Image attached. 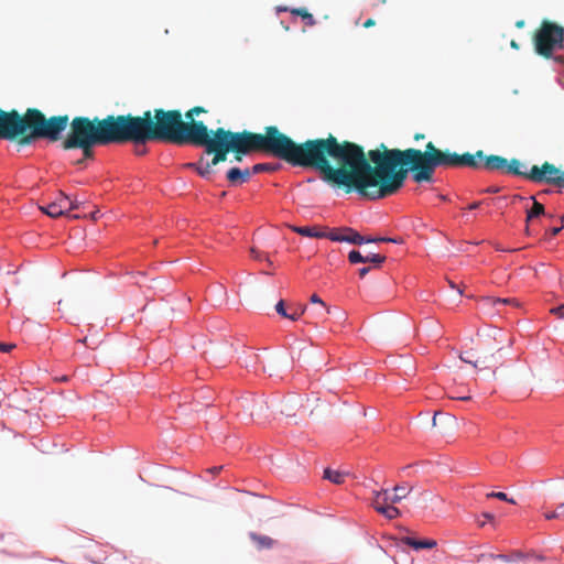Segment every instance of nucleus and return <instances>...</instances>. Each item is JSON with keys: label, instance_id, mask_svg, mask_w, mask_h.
<instances>
[{"label": "nucleus", "instance_id": "nucleus-1", "mask_svg": "<svg viewBox=\"0 0 564 564\" xmlns=\"http://www.w3.org/2000/svg\"><path fill=\"white\" fill-rule=\"evenodd\" d=\"M282 160L293 166L312 167L327 184L356 191L371 200L383 198L387 147L369 150L350 142L339 141L329 133L326 138L296 143L281 132Z\"/></svg>", "mask_w": 564, "mask_h": 564}, {"label": "nucleus", "instance_id": "nucleus-2", "mask_svg": "<svg viewBox=\"0 0 564 564\" xmlns=\"http://www.w3.org/2000/svg\"><path fill=\"white\" fill-rule=\"evenodd\" d=\"M482 156V150H478L475 154H458L448 149L441 150L433 142L426 143L424 151L414 148L405 150L387 148L383 198L394 195L403 187L409 172L412 173V178L416 183L432 182L437 167L480 169V161L477 158Z\"/></svg>", "mask_w": 564, "mask_h": 564}, {"label": "nucleus", "instance_id": "nucleus-3", "mask_svg": "<svg viewBox=\"0 0 564 564\" xmlns=\"http://www.w3.org/2000/svg\"><path fill=\"white\" fill-rule=\"evenodd\" d=\"M67 126L69 132L62 142L63 149H82L84 159L93 158L95 145H143L142 116L109 115L102 119L79 116L68 120Z\"/></svg>", "mask_w": 564, "mask_h": 564}, {"label": "nucleus", "instance_id": "nucleus-4", "mask_svg": "<svg viewBox=\"0 0 564 564\" xmlns=\"http://www.w3.org/2000/svg\"><path fill=\"white\" fill-rule=\"evenodd\" d=\"M68 116L45 115L36 108H28L24 113L12 109H0V139L15 141L20 147L32 144L40 139L58 141L67 128Z\"/></svg>", "mask_w": 564, "mask_h": 564}, {"label": "nucleus", "instance_id": "nucleus-5", "mask_svg": "<svg viewBox=\"0 0 564 564\" xmlns=\"http://www.w3.org/2000/svg\"><path fill=\"white\" fill-rule=\"evenodd\" d=\"M203 126V121L185 123L180 110H147L142 115L143 145L148 142L192 144Z\"/></svg>", "mask_w": 564, "mask_h": 564}, {"label": "nucleus", "instance_id": "nucleus-6", "mask_svg": "<svg viewBox=\"0 0 564 564\" xmlns=\"http://www.w3.org/2000/svg\"><path fill=\"white\" fill-rule=\"evenodd\" d=\"M229 152L240 162L245 155L261 152L282 160L281 131L275 126L264 127L263 133L229 130Z\"/></svg>", "mask_w": 564, "mask_h": 564}, {"label": "nucleus", "instance_id": "nucleus-7", "mask_svg": "<svg viewBox=\"0 0 564 564\" xmlns=\"http://www.w3.org/2000/svg\"><path fill=\"white\" fill-rule=\"evenodd\" d=\"M229 130L217 128L209 130L204 123L202 130L198 132L193 141V145L204 147L207 154H213L209 164L215 166L227 160L229 153Z\"/></svg>", "mask_w": 564, "mask_h": 564}, {"label": "nucleus", "instance_id": "nucleus-8", "mask_svg": "<svg viewBox=\"0 0 564 564\" xmlns=\"http://www.w3.org/2000/svg\"><path fill=\"white\" fill-rule=\"evenodd\" d=\"M535 52L550 58L553 52L564 46V28L549 20H543L533 34Z\"/></svg>", "mask_w": 564, "mask_h": 564}, {"label": "nucleus", "instance_id": "nucleus-9", "mask_svg": "<svg viewBox=\"0 0 564 564\" xmlns=\"http://www.w3.org/2000/svg\"><path fill=\"white\" fill-rule=\"evenodd\" d=\"M411 490L412 487H408L406 485H397L393 488V497H389V491L387 489L377 491L372 500V506L379 513L383 514L387 519H395L400 517L401 512L397 507L392 505L400 502L410 494Z\"/></svg>", "mask_w": 564, "mask_h": 564}, {"label": "nucleus", "instance_id": "nucleus-10", "mask_svg": "<svg viewBox=\"0 0 564 564\" xmlns=\"http://www.w3.org/2000/svg\"><path fill=\"white\" fill-rule=\"evenodd\" d=\"M528 180L534 183H546L564 187V171H561L550 162H544L541 166L533 165L529 170Z\"/></svg>", "mask_w": 564, "mask_h": 564}, {"label": "nucleus", "instance_id": "nucleus-11", "mask_svg": "<svg viewBox=\"0 0 564 564\" xmlns=\"http://www.w3.org/2000/svg\"><path fill=\"white\" fill-rule=\"evenodd\" d=\"M80 202L76 198H70L64 192L59 191L57 197L48 203L46 206H40V209L52 218L66 215L67 212L79 208Z\"/></svg>", "mask_w": 564, "mask_h": 564}, {"label": "nucleus", "instance_id": "nucleus-12", "mask_svg": "<svg viewBox=\"0 0 564 564\" xmlns=\"http://www.w3.org/2000/svg\"><path fill=\"white\" fill-rule=\"evenodd\" d=\"M530 198L533 200V205L530 209L527 210L524 229L527 236L535 235V230L531 227V225H533L534 221L538 220L541 216L546 215L544 205L538 202L534 196H531Z\"/></svg>", "mask_w": 564, "mask_h": 564}, {"label": "nucleus", "instance_id": "nucleus-13", "mask_svg": "<svg viewBox=\"0 0 564 564\" xmlns=\"http://www.w3.org/2000/svg\"><path fill=\"white\" fill-rule=\"evenodd\" d=\"M480 161V167H484L488 171H499L506 173L507 171V159L500 155H485L482 158H477Z\"/></svg>", "mask_w": 564, "mask_h": 564}, {"label": "nucleus", "instance_id": "nucleus-14", "mask_svg": "<svg viewBox=\"0 0 564 564\" xmlns=\"http://www.w3.org/2000/svg\"><path fill=\"white\" fill-rule=\"evenodd\" d=\"M226 176L231 185L242 184L250 178L251 171L249 169L240 170L239 167H231Z\"/></svg>", "mask_w": 564, "mask_h": 564}, {"label": "nucleus", "instance_id": "nucleus-15", "mask_svg": "<svg viewBox=\"0 0 564 564\" xmlns=\"http://www.w3.org/2000/svg\"><path fill=\"white\" fill-rule=\"evenodd\" d=\"M249 538L254 543L258 550H269L275 545V541L268 535H261L254 532H250Z\"/></svg>", "mask_w": 564, "mask_h": 564}, {"label": "nucleus", "instance_id": "nucleus-16", "mask_svg": "<svg viewBox=\"0 0 564 564\" xmlns=\"http://www.w3.org/2000/svg\"><path fill=\"white\" fill-rule=\"evenodd\" d=\"M291 229L301 235V236H304V237H311V238H324L326 237V232L321 230L318 227L316 226H313V227H308V226H305V227H297V226H291Z\"/></svg>", "mask_w": 564, "mask_h": 564}, {"label": "nucleus", "instance_id": "nucleus-17", "mask_svg": "<svg viewBox=\"0 0 564 564\" xmlns=\"http://www.w3.org/2000/svg\"><path fill=\"white\" fill-rule=\"evenodd\" d=\"M528 172L529 171L525 169V165L522 164L518 159H511L510 161H507L506 174H512L528 178Z\"/></svg>", "mask_w": 564, "mask_h": 564}, {"label": "nucleus", "instance_id": "nucleus-18", "mask_svg": "<svg viewBox=\"0 0 564 564\" xmlns=\"http://www.w3.org/2000/svg\"><path fill=\"white\" fill-rule=\"evenodd\" d=\"M402 542L415 550H421V549H433L436 546V541L435 540H432V539H429V540H415L413 538H410V536H405L402 539Z\"/></svg>", "mask_w": 564, "mask_h": 564}, {"label": "nucleus", "instance_id": "nucleus-19", "mask_svg": "<svg viewBox=\"0 0 564 564\" xmlns=\"http://www.w3.org/2000/svg\"><path fill=\"white\" fill-rule=\"evenodd\" d=\"M340 230L344 232V238H341L343 242H349L358 246L365 243L364 236L355 229L350 227H341Z\"/></svg>", "mask_w": 564, "mask_h": 564}, {"label": "nucleus", "instance_id": "nucleus-20", "mask_svg": "<svg viewBox=\"0 0 564 564\" xmlns=\"http://www.w3.org/2000/svg\"><path fill=\"white\" fill-rule=\"evenodd\" d=\"M186 167L195 170L202 177H207L212 172V164L204 163V156H200L196 163H187Z\"/></svg>", "mask_w": 564, "mask_h": 564}, {"label": "nucleus", "instance_id": "nucleus-21", "mask_svg": "<svg viewBox=\"0 0 564 564\" xmlns=\"http://www.w3.org/2000/svg\"><path fill=\"white\" fill-rule=\"evenodd\" d=\"M345 477H346V474L338 471V470H333L330 468H326L324 470V478L328 479L329 481H332L335 485L343 484L345 480Z\"/></svg>", "mask_w": 564, "mask_h": 564}, {"label": "nucleus", "instance_id": "nucleus-22", "mask_svg": "<svg viewBox=\"0 0 564 564\" xmlns=\"http://www.w3.org/2000/svg\"><path fill=\"white\" fill-rule=\"evenodd\" d=\"M292 14L299 15L306 21V24L313 26L316 24L314 17L305 8H296L291 11Z\"/></svg>", "mask_w": 564, "mask_h": 564}, {"label": "nucleus", "instance_id": "nucleus-23", "mask_svg": "<svg viewBox=\"0 0 564 564\" xmlns=\"http://www.w3.org/2000/svg\"><path fill=\"white\" fill-rule=\"evenodd\" d=\"M486 301L494 306L497 304H508V305L519 306V302L514 297H508V299L487 297Z\"/></svg>", "mask_w": 564, "mask_h": 564}, {"label": "nucleus", "instance_id": "nucleus-24", "mask_svg": "<svg viewBox=\"0 0 564 564\" xmlns=\"http://www.w3.org/2000/svg\"><path fill=\"white\" fill-rule=\"evenodd\" d=\"M365 243L370 242H393V243H401L402 239L400 238H388V237H371V236H364Z\"/></svg>", "mask_w": 564, "mask_h": 564}, {"label": "nucleus", "instance_id": "nucleus-25", "mask_svg": "<svg viewBox=\"0 0 564 564\" xmlns=\"http://www.w3.org/2000/svg\"><path fill=\"white\" fill-rule=\"evenodd\" d=\"M310 301L311 303L321 305L322 316H327L328 314H330V307H328L317 294H313Z\"/></svg>", "mask_w": 564, "mask_h": 564}, {"label": "nucleus", "instance_id": "nucleus-26", "mask_svg": "<svg viewBox=\"0 0 564 564\" xmlns=\"http://www.w3.org/2000/svg\"><path fill=\"white\" fill-rule=\"evenodd\" d=\"M348 260L350 263H367L366 256H362L358 250H351L348 253Z\"/></svg>", "mask_w": 564, "mask_h": 564}, {"label": "nucleus", "instance_id": "nucleus-27", "mask_svg": "<svg viewBox=\"0 0 564 564\" xmlns=\"http://www.w3.org/2000/svg\"><path fill=\"white\" fill-rule=\"evenodd\" d=\"M367 262L373 264L375 268H380L381 264L386 261V256L373 253L370 256H366Z\"/></svg>", "mask_w": 564, "mask_h": 564}, {"label": "nucleus", "instance_id": "nucleus-28", "mask_svg": "<svg viewBox=\"0 0 564 564\" xmlns=\"http://www.w3.org/2000/svg\"><path fill=\"white\" fill-rule=\"evenodd\" d=\"M325 238H328L329 240L335 241V242H343V239H339V238H344V232L340 230V228H338V229L332 230L330 232H326Z\"/></svg>", "mask_w": 564, "mask_h": 564}, {"label": "nucleus", "instance_id": "nucleus-29", "mask_svg": "<svg viewBox=\"0 0 564 564\" xmlns=\"http://www.w3.org/2000/svg\"><path fill=\"white\" fill-rule=\"evenodd\" d=\"M488 498H496V499H499V500H503V501H507L509 503H512L514 505L516 501L514 499L512 498H508V496L505 494V492H501V491H492L490 494L487 495Z\"/></svg>", "mask_w": 564, "mask_h": 564}, {"label": "nucleus", "instance_id": "nucleus-30", "mask_svg": "<svg viewBox=\"0 0 564 564\" xmlns=\"http://www.w3.org/2000/svg\"><path fill=\"white\" fill-rule=\"evenodd\" d=\"M306 305L297 306L294 310H292V313L289 314V318L292 321H297L305 312H306Z\"/></svg>", "mask_w": 564, "mask_h": 564}, {"label": "nucleus", "instance_id": "nucleus-31", "mask_svg": "<svg viewBox=\"0 0 564 564\" xmlns=\"http://www.w3.org/2000/svg\"><path fill=\"white\" fill-rule=\"evenodd\" d=\"M273 166L270 163H258L252 166L251 173H260V172H267L272 171Z\"/></svg>", "mask_w": 564, "mask_h": 564}, {"label": "nucleus", "instance_id": "nucleus-32", "mask_svg": "<svg viewBox=\"0 0 564 564\" xmlns=\"http://www.w3.org/2000/svg\"><path fill=\"white\" fill-rule=\"evenodd\" d=\"M563 221H564V216H562L561 219H560V226H555V227H552L551 229L546 230L544 238L546 239V237L549 235L550 236H556L557 234H560L561 230L564 228Z\"/></svg>", "mask_w": 564, "mask_h": 564}, {"label": "nucleus", "instance_id": "nucleus-33", "mask_svg": "<svg viewBox=\"0 0 564 564\" xmlns=\"http://www.w3.org/2000/svg\"><path fill=\"white\" fill-rule=\"evenodd\" d=\"M275 311L279 315L285 317V318H289V314L286 313L285 311V304H284V301H279L275 305Z\"/></svg>", "mask_w": 564, "mask_h": 564}, {"label": "nucleus", "instance_id": "nucleus-34", "mask_svg": "<svg viewBox=\"0 0 564 564\" xmlns=\"http://www.w3.org/2000/svg\"><path fill=\"white\" fill-rule=\"evenodd\" d=\"M250 254L254 260H262L265 259L267 256L262 253L261 251L257 250L256 248L250 249Z\"/></svg>", "mask_w": 564, "mask_h": 564}, {"label": "nucleus", "instance_id": "nucleus-35", "mask_svg": "<svg viewBox=\"0 0 564 564\" xmlns=\"http://www.w3.org/2000/svg\"><path fill=\"white\" fill-rule=\"evenodd\" d=\"M550 312L556 315L558 318H564V304L552 308Z\"/></svg>", "mask_w": 564, "mask_h": 564}, {"label": "nucleus", "instance_id": "nucleus-36", "mask_svg": "<svg viewBox=\"0 0 564 564\" xmlns=\"http://www.w3.org/2000/svg\"><path fill=\"white\" fill-rule=\"evenodd\" d=\"M194 113L192 112V109H189L188 111L185 112V119L187 121H185V123H192V122H198L199 120H195L194 119Z\"/></svg>", "mask_w": 564, "mask_h": 564}, {"label": "nucleus", "instance_id": "nucleus-37", "mask_svg": "<svg viewBox=\"0 0 564 564\" xmlns=\"http://www.w3.org/2000/svg\"><path fill=\"white\" fill-rule=\"evenodd\" d=\"M15 347V345L13 344H4V343H0V351H3V352H9L11 351V349H13Z\"/></svg>", "mask_w": 564, "mask_h": 564}, {"label": "nucleus", "instance_id": "nucleus-38", "mask_svg": "<svg viewBox=\"0 0 564 564\" xmlns=\"http://www.w3.org/2000/svg\"><path fill=\"white\" fill-rule=\"evenodd\" d=\"M544 517L546 520L560 519V512H557L555 509L554 511L546 512Z\"/></svg>", "mask_w": 564, "mask_h": 564}, {"label": "nucleus", "instance_id": "nucleus-39", "mask_svg": "<svg viewBox=\"0 0 564 564\" xmlns=\"http://www.w3.org/2000/svg\"><path fill=\"white\" fill-rule=\"evenodd\" d=\"M192 112L194 113V116H198L203 112H206V110L203 107L196 106L192 108Z\"/></svg>", "mask_w": 564, "mask_h": 564}, {"label": "nucleus", "instance_id": "nucleus-40", "mask_svg": "<svg viewBox=\"0 0 564 564\" xmlns=\"http://www.w3.org/2000/svg\"><path fill=\"white\" fill-rule=\"evenodd\" d=\"M370 271V267H364L358 270V274L360 278H365L366 274Z\"/></svg>", "mask_w": 564, "mask_h": 564}, {"label": "nucleus", "instance_id": "nucleus-41", "mask_svg": "<svg viewBox=\"0 0 564 564\" xmlns=\"http://www.w3.org/2000/svg\"><path fill=\"white\" fill-rule=\"evenodd\" d=\"M556 511L560 512V519H564V502L557 506Z\"/></svg>", "mask_w": 564, "mask_h": 564}, {"label": "nucleus", "instance_id": "nucleus-42", "mask_svg": "<svg viewBox=\"0 0 564 564\" xmlns=\"http://www.w3.org/2000/svg\"><path fill=\"white\" fill-rule=\"evenodd\" d=\"M376 24V21L373 19H368L365 21L364 23V28L368 29V28H371Z\"/></svg>", "mask_w": 564, "mask_h": 564}, {"label": "nucleus", "instance_id": "nucleus-43", "mask_svg": "<svg viewBox=\"0 0 564 564\" xmlns=\"http://www.w3.org/2000/svg\"><path fill=\"white\" fill-rule=\"evenodd\" d=\"M314 317L318 321H324L326 316H322L321 308L314 312Z\"/></svg>", "mask_w": 564, "mask_h": 564}, {"label": "nucleus", "instance_id": "nucleus-44", "mask_svg": "<svg viewBox=\"0 0 564 564\" xmlns=\"http://www.w3.org/2000/svg\"><path fill=\"white\" fill-rule=\"evenodd\" d=\"M460 359L464 361V362H468V364H471L474 367H477V364L476 361H473L471 359H469V357H465V356H460Z\"/></svg>", "mask_w": 564, "mask_h": 564}, {"label": "nucleus", "instance_id": "nucleus-45", "mask_svg": "<svg viewBox=\"0 0 564 564\" xmlns=\"http://www.w3.org/2000/svg\"><path fill=\"white\" fill-rule=\"evenodd\" d=\"M500 191L499 187L491 186L485 189L486 193H498Z\"/></svg>", "mask_w": 564, "mask_h": 564}, {"label": "nucleus", "instance_id": "nucleus-46", "mask_svg": "<svg viewBox=\"0 0 564 564\" xmlns=\"http://www.w3.org/2000/svg\"><path fill=\"white\" fill-rule=\"evenodd\" d=\"M480 204H481V202H475V203L470 204L467 208L469 210H473V209L478 208L480 206Z\"/></svg>", "mask_w": 564, "mask_h": 564}, {"label": "nucleus", "instance_id": "nucleus-47", "mask_svg": "<svg viewBox=\"0 0 564 564\" xmlns=\"http://www.w3.org/2000/svg\"><path fill=\"white\" fill-rule=\"evenodd\" d=\"M524 25H525V21L524 20H518L516 22V28H518V29H522Z\"/></svg>", "mask_w": 564, "mask_h": 564}, {"label": "nucleus", "instance_id": "nucleus-48", "mask_svg": "<svg viewBox=\"0 0 564 564\" xmlns=\"http://www.w3.org/2000/svg\"><path fill=\"white\" fill-rule=\"evenodd\" d=\"M453 399L467 401V400H470V397H469V395H465V397H462V395H455V397H453Z\"/></svg>", "mask_w": 564, "mask_h": 564}, {"label": "nucleus", "instance_id": "nucleus-49", "mask_svg": "<svg viewBox=\"0 0 564 564\" xmlns=\"http://www.w3.org/2000/svg\"><path fill=\"white\" fill-rule=\"evenodd\" d=\"M510 46L514 50H519V44L514 40L510 42Z\"/></svg>", "mask_w": 564, "mask_h": 564}, {"label": "nucleus", "instance_id": "nucleus-50", "mask_svg": "<svg viewBox=\"0 0 564 564\" xmlns=\"http://www.w3.org/2000/svg\"><path fill=\"white\" fill-rule=\"evenodd\" d=\"M422 139H424V134H423V133H416V134L414 135V140H415V141H419V140H422Z\"/></svg>", "mask_w": 564, "mask_h": 564}, {"label": "nucleus", "instance_id": "nucleus-51", "mask_svg": "<svg viewBox=\"0 0 564 564\" xmlns=\"http://www.w3.org/2000/svg\"><path fill=\"white\" fill-rule=\"evenodd\" d=\"M482 516H484V518H486L489 521H491L494 519V516L491 513H484Z\"/></svg>", "mask_w": 564, "mask_h": 564}, {"label": "nucleus", "instance_id": "nucleus-52", "mask_svg": "<svg viewBox=\"0 0 564 564\" xmlns=\"http://www.w3.org/2000/svg\"><path fill=\"white\" fill-rule=\"evenodd\" d=\"M490 556H491V557H495L494 555H490ZM496 557H497V558H500V560H502V561H508V557H507L506 555H502V554L497 555Z\"/></svg>", "mask_w": 564, "mask_h": 564}, {"label": "nucleus", "instance_id": "nucleus-53", "mask_svg": "<svg viewBox=\"0 0 564 564\" xmlns=\"http://www.w3.org/2000/svg\"><path fill=\"white\" fill-rule=\"evenodd\" d=\"M221 468H223L221 466L213 467V468L210 469V471H212V473H219V471L221 470Z\"/></svg>", "mask_w": 564, "mask_h": 564}, {"label": "nucleus", "instance_id": "nucleus-54", "mask_svg": "<svg viewBox=\"0 0 564 564\" xmlns=\"http://www.w3.org/2000/svg\"><path fill=\"white\" fill-rule=\"evenodd\" d=\"M145 152H147V150H145V149H143V150H139V151H137L135 153H137L138 155H142V154H144Z\"/></svg>", "mask_w": 564, "mask_h": 564}, {"label": "nucleus", "instance_id": "nucleus-55", "mask_svg": "<svg viewBox=\"0 0 564 564\" xmlns=\"http://www.w3.org/2000/svg\"><path fill=\"white\" fill-rule=\"evenodd\" d=\"M264 260L268 262V267L272 265V262H271V260L268 257Z\"/></svg>", "mask_w": 564, "mask_h": 564}, {"label": "nucleus", "instance_id": "nucleus-56", "mask_svg": "<svg viewBox=\"0 0 564 564\" xmlns=\"http://www.w3.org/2000/svg\"><path fill=\"white\" fill-rule=\"evenodd\" d=\"M86 341H87V338H86V337H85V338H83V339H79V340H78V343H82V344H86Z\"/></svg>", "mask_w": 564, "mask_h": 564}, {"label": "nucleus", "instance_id": "nucleus-57", "mask_svg": "<svg viewBox=\"0 0 564 564\" xmlns=\"http://www.w3.org/2000/svg\"><path fill=\"white\" fill-rule=\"evenodd\" d=\"M440 198H441V199H443V200H446V199H447V197H446V196H444V195H441V196H440Z\"/></svg>", "mask_w": 564, "mask_h": 564}, {"label": "nucleus", "instance_id": "nucleus-58", "mask_svg": "<svg viewBox=\"0 0 564 564\" xmlns=\"http://www.w3.org/2000/svg\"><path fill=\"white\" fill-rule=\"evenodd\" d=\"M435 424H436V415H434V417H433V425H435Z\"/></svg>", "mask_w": 564, "mask_h": 564}, {"label": "nucleus", "instance_id": "nucleus-59", "mask_svg": "<svg viewBox=\"0 0 564 564\" xmlns=\"http://www.w3.org/2000/svg\"><path fill=\"white\" fill-rule=\"evenodd\" d=\"M555 59L558 62H563V58H561V57H556Z\"/></svg>", "mask_w": 564, "mask_h": 564}]
</instances>
